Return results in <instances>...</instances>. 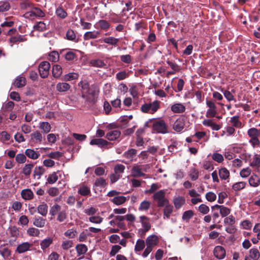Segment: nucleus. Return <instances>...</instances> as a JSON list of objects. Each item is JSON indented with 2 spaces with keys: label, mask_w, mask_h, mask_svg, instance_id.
Returning <instances> with one entry per match:
<instances>
[{
  "label": "nucleus",
  "mask_w": 260,
  "mask_h": 260,
  "mask_svg": "<svg viewBox=\"0 0 260 260\" xmlns=\"http://www.w3.org/2000/svg\"><path fill=\"white\" fill-rule=\"evenodd\" d=\"M158 243L159 239L156 235H151L149 236L146 239V248L145 249L142 256L144 257H146Z\"/></svg>",
  "instance_id": "nucleus-1"
},
{
  "label": "nucleus",
  "mask_w": 260,
  "mask_h": 260,
  "mask_svg": "<svg viewBox=\"0 0 260 260\" xmlns=\"http://www.w3.org/2000/svg\"><path fill=\"white\" fill-rule=\"evenodd\" d=\"M152 198L157 203V206L159 207L165 206L169 202L168 199L166 198V190L164 189L155 192Z\"/></svg>",
  "instance_id": "nucleus-2"
},
{
  "label": "nucleus",
  "mask_w": 260,
  "mask_h": 260,
  "mask_svg": "<svg viewBox=\"0 0 260 260\" xmlns=\"http://www.w3.org/2000/svg\"><path fill=\"white\" fill-rule=\"evenodd\" d=\"M153 129L157 133L165 134L169 133L167 124L162 120L154 121L153 123Z\"/></svg>",
  "instance_id": "nucleus-3"
},
{
  "label": "nucleus",
  "mask_w": 260,
  "mask_h": 260,
  "mask_svg": "<svg viewBox=\"0 0 260 260\" xmlns=\"http://www.w3.org/2000/svg\"><path fill=\"white\" fill-rule=\"evenodd\" d=\"M50 64L49 62L44 61L40 63L39 71L40 76L43 78H47L49 73Z\"/></svg>",
  "instance_id": "nucleus-4"
},
{
  "label": "nucleus",
  "mask_w": 260,
  "mask_h": 260,
  "mask_svg": "<svg viewBox=\"0 0 260 260\" xmlns=\"http://www.w3.org/2000/svg\"><path fill=\"white\" fill-rule=\"evenodd\" d=\"M90 144L91 145H97L100 148L107 147L108 148L111 147V146L108 147V145L111 144V143L103 139H93L90 142Z\"/></svg>",
  "instance_id": "nucleus-5"
},
{
  "label": "nucleus",
  "mask_w": 260,
  "mask_h": 260,
  "mask_svg": "<svg viewBox=\"0 0 260 260\" xmlns=\"http://www.w3.org/2000/svg\"><path fill=\"white\" fill-rule=\"evenodd\" d=\"M214 256L218 259H223L225 256V250L221 246H216L213 251Z\"/></svg>",
  "instance_id": "nucleus-6"
},
{
  "label": "nucleus",
  "mask_w": 260,
  "mask_h": 260,
  "mask_svg": "<svg viewBox=\"0 0 260 260\" xmlns=\"http://www.w3.org/2000/svg\"><path fill=\"white\" fill-rule=\"evenodd\" d=\"M32 246V244L27 242H23L17 246L15 251L18 253H22L29 250Z\"/></svg>",
  "instance_id": "nucleus-7"
},
{
  "label": "nucleus",
  "mask_w": 260,
  "mask_h": 260,
  "mask_svg": "<svg viewBox=\"0 0 260 260\" xmlns=\"http://www.w3.org/2000/svg\"><path fill=\"white\" fill-rule=\"evenodd\" d=\"M131 175L134 177L145 176V174L142 172L140 165H134L131 170Z\"/></svg>",
  "instance_id": "nucleus-8"
},
{
  "label": "nucleus",
  "mask_w": 260,
  "mask_h": 260,
  "mask_svg": "<svg viewBox=\"0 0 260 260\" xmlns=\"http://www.w3.org/2000/svg\"><path fill=\"white\" fill-rule=\"evenodd\" d=\"M90 64L92 67L99 68L107 69V63L102 59H93L90 61Z\"/></svg>",
  "instance_id": "nucleus-9"
},
{
  "label": "nucleus",
  "mask_w": 260,
  "mask_h": 260,
  "mask_svg": "<svg viewBox=\"0 0 260 260\" xmlns=\"http://www.w3.org/2000/svg\"><path fill=\"white\" fill-rule=\"evenodd\" d=\"M184 126V121L183 118L177 119L174 123L173 128L176 132L179 133L183 131Z\"/></svg>",
  "instance_id": "nucleus-10"
},
{
  "label": "nucleus",
  "mask_w": 260,
  "mask_h": 260,
  "mask_svg": "<svg viewBox=\"0 0 260 260\" xmlns=\"http://www.w3.org/2000/svg\"><path fill=\"white\" fill-rule=\"evenodd\" d=\"M13 84L17 88L23 87L26 84V79L23 76H18L16 78Z\"/></svg>",
  "instance_id": "nucleus-11"
},
{
  "label": "nucleus",
  "mask_w": 260,
  "mask_h": 260,
  "mask_svg": "<svg viewBox=\"0 0 260 260\" xmlns=\"http://www.w3.org/2000/svg\"><path fill=\"white\" fill-rule=\"evenodd\" d=\"M30 17H44L45 15L44 12L39 8H34L30 12H28Z\"/></svg>",
  "instance_id": "nucleus-12"
},
{
  "label": "nucleus",
  "mask_w": 260,
  "mask_h": 260,
  "mask_svg": "<svg viewBox=\"0 0 260 260\" xmlns=\"http://www.w3.org/2000/svg\"><path fill=\"white\" fill-rule=\"evenodd\" d=\"M120 135V131L118 130H114L107 133L106 138L109 141H114L119 138Z\"/></svg>",
  "instance_id": "nucleus-13"
},
{
  "label": "nucleus",
  "mask_w": 260,
  "mask_h": 260,
  "mask_svg": "<svg viewBox=\"0 0 260 260\" xmlns=\"http://www.w3.org/2000/svg\"><path fill=\"white\" fill-rule=\"evenodd\" d=\"M215 208L219 210L220 213L222 217L226 216L231 212V210L229 208L222 205H215V206L212 207V209Z\"/></svg>",
  "instance_id": "nucleus-14"
},
{
  "label": "nucleus",
  "mask_w": 260,
  "mask_h": 260,
  "mask_svg": "<svg viewBox=\"0 0 260 260\" xmlns=\"http://www.w3.org/2000/svg\"><path fill=\"white\" fill-rule=\"evenodd\" d=\"M79 86L81 87L82 90V97L85 98L87 96V94H90L88 83L86 81H82L79 82Z\"/></svg>",
  "instance_id": "nucleus-15"
},
{
  "label": "nucleus",
  "mask_w": 260,
  "mask_h": 260,
  "mask_svg": "<svg viewBox=\"0 0 260 260\" xmlns=\"http://www.w3.org/2000/svg\"><path fill=\"white\" fill-rule=\"evenodd\" d=\"M163 210L164 219H168L173 211V207L169 203L165 205Z\"/></svg>",
  "instance_id": "nucleus-16"
},
{
  "label": "nucleus",
  "mask_w": 260,
  "mask_h": 260,
  "mask_svg": "<svg viewBox=\"0 0 260 260\" xmlns=\"http://www.w3.org/2000/svg\"><path fill=\"white\" fill-rule=\"evenodd\" d=\"M173 202L175 208L178 209L185 204V200L183 197L178 196L173 199Z\"/></svg>",
  "instance_id": "nucleus-17"
},
{
  "label": "nucleus",
  "mask_w": 260,
  "mask_h": 260,
  "mask_svg": "<svg viewBox=\"0 0 260 260\" xmlns=\"http://www.w3.org/2000/svg\"><path fill=\"white\" fill-rule=\"evenodd\" d=\"M127 200H128V198L120 196H115L113 199H111L110 201L113 204L117 206H119L123 204Z\"/></svg>",
  "instance_id": "nucleus-18"
},
{
  "label": "nucleus",
  "mask_w": 260,
  "mask_h": 260,
  "mask_svg": "<svg viewBox=\"0 0 260 260\" xmlns=\"http://www.w3.org/2000/svg\"><path fill=\"white\" fill-rule=\"evenodd\" d=\"M149 218L146 216H141L140 217V221L142 224V229H145V231H149L151 229V224L149 222Z\"/></svg>",
  "instance_id": "nucleus-19"
},
{
  "label": "nucleus",
  "mask_w": 260,
  "mask_h": 260,
  "mask_svg": "<svg viewBox=\"0 0 260 260\" xmlns=\"http://www.w3.org/2000/svg\"><path fill=\"white\" fill-rule=\"evenodd\" d=\"M100 35L99 31H90L86 32L83 35L84 40H89L90 39H95L98 38Z\"/></svg>",
  "instance_id": "nucleus-20"
},
{
  "label": "nucleus",
  "mask_w": 260,
  "mask_h": 260,
  "mask_svg": "<svg viewBox=\"0 0 260 260\" xmlns=\"http://www.w3.org/2000/svg\"><path fill=\"white\" fill-rule=\"evenodd\" d=\"M248 182L251 186L256 187L260 185V178L257 175L253 174L249 178Z\"/></svg>",
  "instance_id": "nucleus-21"
},
{
  "label": "nucleus",
  "mask_w": 260,
  "mask_h": 260,
  "mask_svg": "<svg viewBox=\"0 0 260 260\" xmlns=\"http://www.w3.org/2000/svg\"><path fill=\"white\" fill-rule=\"evenodd\" d=\"M185 106L181 103L174 104L171 107V110L174 113H183L185 111Z\"/></svg>",
  "instance_id": "nucleus-22"
},
{
  "label": "nucleus",
  "mask_w": 260,
  "mask_h": 260,
  "mask_svg": "<svg viewBox=\"0 0 260 260\" xmlns=\"http://www.w3.org/2000/svg\"><path fill=\"white\" fill-rule=\"evenodd\" d=\"M48 207L47 204L45 202H42L37 207L38 212L43 216H46L48 213Z\"/></svg>",
  "instance_id": "nucleus-23"
},
{
  "label": "nucleus",
  "mask_w": 260,
  "mask_h": 260,
  "mask_svg": "<svg viewBox=\"0 0 260 260\" xmlns=\"http://www.w3.org/2000/svg\"><path fill=\"white\" fill-rule=\"evenodd\" d=\"M46 219L42 217H37L34 218L33 224L38 228H43L46 224Z\"/></svg>",
  "instance_id": "nucleus-24"
},
{
  "label": "nucleus",
  "mask_w": 260,
  "mask_h": 260,
  "mask_svg": "<svg viewBox=\"0 0 260 260\" xmlns=\"http://www.w3.org/2000/svg\"><path fill=\"white\" fill-rule=\"evenodd\" d=\"M31 139L36 143L41 144L43 141V137L39 131H36L30 135Z\"/></svg>",
  "instance_id": "nucleus-25"
},
{
  "label": "nucleus",
  "mask_w": 260,
  "mask_h": 260,
  "mask_svg": "<svg viewBox=\"0 0 260 260\" xmlns=\"http://www.w3.org/2000/svg\"><path fill=\"white\" fill-rule=\"evenodd\" d=\"M71 86L69 83L66 82H59L56 84V90L60 92H66L70 89Z\"/></svg>",
  "instance_id": "nucleus-26"
},
{
  "label": "nucleus",
  "mask_w": 260,
  "mask_h": 260,
  "mask_svg": "<svg viewBox=\"0 0 260 260\" xmlns=\"http://www.w3.org/2000/svg\"><path fill=\"white\" fill-rule=\"evenodd\" d=\"M21 195L25 200H30L34 198V193L30 189H23L21 192Z\"/></svg>",
  "instance_id": "nucleus-27"
},
{
  "label": "nucleus",
  "mask_w": 260,
  "mask_h": 260,
  "mask_svg": "<svg viewBox=\"0 0 260 260\" xmlns=\"http://www.w3.org/2000/svg\"><path fill=\"white\" fill-rule=\"evenodd\" d=\"M203 124L205 126L211 127L213 130L218 131L221 128L220 125L215 123L211 119L204 120L203 121Z\"/></svg>",
  "instance_id": "nucleus-28"
},
{
  "label": "nucleus",
  "mask_w": 260,
  "mask_h": 260,
  "mask_svg": "<svg viewBox=\"0 0 260 260\" xmlns=\"http://www.w3.org/2000/svg\"><path fill=\"white\" fill-rule=\"evenodd\" d=\"M188 176L192 181L197 180L199 177V171L194 167H192L189 169Z\"/></svg>",
  "instance_id": "nucleus-29"
},
{
  "label": "nucleus",
  "mask_w": 260,
  "mask_h": 260,
  "mask_svg": "<svg viewBox=\"0 0 260 260\" xmlns=\"http://www.w3.org/2000/svg\"><path fill=\"white\" fill-rule=\"evenodd\" d=\"M25 154L28 157L32 159H37L40 155L39 152H37L34 149H26Z\"/></svg>",
  "instance_id": "nucleus-30"
},
{
  "label": "nucleus",
  "mask_w": 260,
  "mask_h": 260,
  "mask_svg": "<svg viewBox=\"0 0 260 260\" xmlns=\"http://www.w3.org/2000/svg\"><path fill=\"white\" fill-rule=\"evenodd\" d=\"M137 153V150L135 149H130L125 152L123 154V155L125 157L129 159L131 161H133L134 157L136 156Z\"/></svg>",
  "instance_id": "nucleus-31"
},
{
  "label": "nucleus",
  "mask_w": 260,
  "mask_h": 260,
  "mask_svg": "<svg viewBox=\"0 0 260 260\" xmlns=\"http://www.w3.org/2000/svg\"><path fill=\"white\" fill-rule=\"evenodd\" d=\"M52 75L55 78H59L62 73L61 67L59 64H55L52 67Z\"/></svg>",
  "instance_id": "nucleus-32"
},
{
  "label": "nucleus",
  "mask_w": 260,
  "mask_h": 260,
  "mask_svg": "<svg viewBox=\"0 0 260 260\" xmlns=\"http://www.w3.org/2000/svg\"><path fill=\"white\" fill-rule=\"evenodd\" d=\"M52 238L49 237L42 240L40 243V246L43 250H46L52 243Z\"/></svg>",
  "instance_id": "nucleus-33"
},
{
  "label": "nucleus",
  "mask_w": 260,
  "mask_h": 260,
  "mask_svg": "<svg viewBox=\"0 0 260 260\" xmlns=\"http://www.w3.org/2000/svg\"><path fill=\"white\" fill-rule=\"evenodd\" d=\"M78 192L83 196H90V189L87 186L82 185L79 188Z\"/></svg>",
  "instance_id": "nucleus-34"
},
{
  "label": "nucleus",
  "mask_w": 260,
  "mask_h": 260,
  "mask_svg": "<svg viewBox=\"0 0 260 260\" xmlns=\"http://www.w3.org/2000/svg\"><path fill=\"white\" fill-rule=\"evenodd\" d=\"M103 41L106 44L116 46H117L118 43L119 41V39L113 37H109L104 38Z\"/></svg>",
  "instance_id": "nucleus-35"
},
{
  "label": "nucleus",
  "mask_w": 260,
  "mask_h": 260,
  "mask_svg": "<svg viewBox=\"0 0 260 260\" xmlns=\"http://www.w3.org/2000/svg\"><path fill=\"white\" fill-rule=\"evenodd\" d=\"M219 176L221 179L226 180L229 178L230 172L225 168H222L219 170Z\"/></svg>",
  "instance_id": "nucleus-36"
},
{
  "label": "nucleus",
  "mask_w": 260,
  "mask_h": 260,
  "mask_svg": "<svg viewBox=\"0 0 260 260\" xmlns=\"http://www.w3.org/2000/svg\"><path fill=\"white\" fill-rule=\"evenodd\" d=\"M26 41V39L24 36L22 35H17L16 36H14L11 37L9 41L11 43H17L19 42H23Z\"/></svg>",
  "instance_id": "nucleus-37"
},
{
  "label": "nucleus",
  "mask_w": 260,
  "mask_h": 260,
  "mask_svg": "<svg viewBox=\"0 0 260 260\" xmlns=\"http://www.w3.org/2000/svg\"><path fill=\"white\" fill-rule=\"evenodd\" d=\"M78 77L79 74L77 73L73 72L64 75L63 77V80L66 81H69L77 79Z\"/></svg>",
  "instance_id": "nucleus-38"
},
{
  "label": "nucleus",
  "mask_w": 260,
  "mask_h": 260,
  "mask_svg": "<svg viewBox=\"0 0 260 260\" xmlns=\"http://www.w3.org/2000/svg\"><path fill=\"white\" fill-rule=\"evenodd\" d=\"M206 104L209 107L207 114H216V105L215 103L212 101H207Z\"/></svg>",
  "instance_id": "nucleus-39"
},
{
  "label": "nucleus",
  "mask_w": 260,
  "mask_h": 260,
  "mask_svg": "<svg viewBox=\"0 0 260 260\" xmlns=\"http://www.w3.org/2000/svg\"><path fill=\"white\" fill-rule=\"evenodd\" d=\"M260 256V253L257 248H253L249 250V257L250 258L254 259L257 260Z\"/></svg>",
  "instance_id": "nucleus-40"
},
{
  "label": "nucleus",
  "mask_w": 260,
  "mask_h": 260,
  "mask_svg": "<svg viewBox=\"0 0 260 260\" xmlns=\"http://www.w3.org/2000/svg\"><path fill=\"white\" fill-rule=\"evenodd\" d=\"M61 207L59 205L55 204L50 207L49 214L52 216H55L61 211Z\"/></svg>",
  "instance_id": "nucleus-41"
},
{
  "label": "nucleus",
  "mask_w": 260,
  "mask_h": 260,
  "mask_svg": "<svg viewBox=\"0 0 260 260\" xmlns=\"http://www.w3.org/2000/svg\"><path fill=\"white\" fill-rule=\"evenodd\" d=\"M250 166L252 168H258L260 167V157L257 154L253 156Z\"/></svg>",
  "instance_id": "nucleus-42"
},
{
  "label": "nucleus",
  "mask_w": 260,
  "mask_h": 260,
  "mask_svg": "<svg viewBox=\"0 0 260 260\" xmlns=\"http://www.w3.org/2000/svg\"><path fill=\"white\" fill-rule=\"evenodd\" d=\"M76 249L79 255L84 254L87 251V247L85 244H78Z\"/></svg>",
  "instance_id": "nucleus-43"
},
{
  "label": "nucleus",
  "mask_w": 260,
  "mask_h": 260,
  "mask_svg": "<svg viewBox=\"0 0 260 260\" xmlns=\"http://www.w3.org/2000/svg\"><path fill=\"white\" fill-rule=\"evenodd\" d=\"M246 185V183L244 181L236 182L232 185V189L236 191H239L244 189Z\"/></svg>",
  "instance_id": "nucleus-44"
},
{
  "label": "nucleus",
  "mask_w": 260,
  "mask_h": 260,
  "mask_svg": "<svg viewBox=\"0 0 260 260\" xmlns=\"http://www.w3.org/2000/svg\"><path fill=\"white\" fill-rule=\"evenodd\" d=\"M27 234L31 237H39L40 234V230L35 228H29L26 231Z\"/></svg>",
  "instance_id": "nucleus-45"
},
{
  "label": "nucleus",
  "mask_w": 260,
  "mask_h": 260,
  "mask_svg": "<svg viewBox=\"0 0 260 260\" xmlns=\"http://www.w3.org/2000/svg\"><path fill=\"white\" fill-rule=\"evenodd\" d=\"M150 202L147 200H144L140 203L138 209L139 211H147L150 208Z\"/></svg>",
  "instance_id": "nucleus-46"
},
{
  "label": "nucleus",
  "mask_w": 260,
  "mask_h": 260,
  "mask_svg": "<svg viewBox=\"0 0 260 260\" xmlns=\"http://www.w3.org/2000/svg\"><path fill=\"white\" fill-rule=\"evenodd\" d=\"M97 24L102 30H107L110 27V24L105 20H100Z\"/></svg>",
  "instance_id": "nucleus-47"
},
{
  "label": "nucleus",
  "mask_w": 260,
  "mask_h": 260,
  "mask_svg": "<svg viewBox=\"0 0 260 260\" xmlns=\"http://www.w3.org/2000/svg\"><path fill=\"white\" fill-rule=\"evenodd\" d=\"M193 215L194 213L192 210H189L186 211L182 214V219L183 221L188 222L193 216Z\"/></svg>",
  "instance_id": "nucleus-48"
},
{
  "label": "nucleus",
  "mask_w": 260,
  "mask_h": 260,
  "mask_svg": "<svg viewBox=\"0 0 260 260\" xmlns=\"http://www.w3.org/2000/svg\"><path fill=\"white\" fill-rule=\"evenodd\" d=\"M145 246V242L143 240L138 239L135 246V250L136 252L141 251L142 250Z\"/></svg>",
  "instance_id": "nucleus-49"
},
{
  "label": "nucleus",
  "mask_w": 260,
  "mask_h": 260,
  "mask_svg": "<svg viewBox=\"0 0 260 260\" xmlns=\"http://www.w3.org/2000/svg\"><path fill=\"white\" fill-rule=\"evenodd\" d=\"M34 165L31 164H26L24 166L22 169V173L25 176H29L31 173Z\"/></svg>",
  "instance_id": "nucleus-50"
},
{
  "label": "nucleus",
  "mask_w": 260,
  "mask_h": 260,
  "mask_svg": "<svg viewBox=\"0 0 260 260\" xmlns=\"http://www.w3.org/2000/svg\"><path fill=\"white\" fill-rule=\"evenodd\" d=\"M149 112H155L159 108V102L155 101L152 103H148Z\"/></svg>",
  "instance_id": "nucleus-51"
},
{
  "label": "nucleus",
  "mask_w": 260,
  "mask_h": 260,
  "mask_svg": "<svg viewBox=\"0 0 260 260\" xmlns=\"http://www.w3.org/2000/svg\"><path fill=\"white\" fill-rule=\"evenodd\" d=\"M9 231L11 237L17 238L19 236V230L16 226H12L9 228Z\"/></svg>",
  "instance_id": "nucleus-52"
},
{
  "label": "nucleus",
  "mask_w": 260,
  "mask_h": 260,
  "mask_svg": "<svg viewBox=\"0 0 260 260\" xmlns=\"http://www.w3.org/2000/svg\"><path fill=\"white\" fill-rule=\"evenodd\" d=\"M45 172V170L43 167H36L34 169V176H38V178L39 179Z\"/></svg>",
  "instance_id": "nucleus-53"
},
{
  "label": "nucleus",
  "mask_w": 260,
  "mask_h": 260,
  "mask_svg": "<svg viewBox=\"0 0 260 260\" xmlns=\"http://www.w3.org/2000/svg\"><path fill=\"white\" fill-rule=\"evenodd\" d=\"M247 134L250 138L258 137L260 135V129L258 130L255 128H251L248 131Z\"/></svg>",
  "instance_id": "nucleus-54"
},
{
  "label": "nucleus",
  "mask_w": 260,
  "mask_h": 260,
  "mask_svg": "<svg viewBox=\"0 0 260 260\" xmlns=\"http://www.w3.org/2000/svg\"><path fill=\"white\" fill-rule=\"evenodd\" d=\"M67 218V213L65 210H61L58 214L57 216V220L60 222L65 221Z\"/></svg>",
  "instance_id": "nucleus-55"
},
{
  "label": "nucleus",
  "mask_w": 260,
  "mask_h": 260,
  "mask_svg": "<svg viewBox=\"0 0 260 260\" xmlns=\"http://www.w3.org/2000/svg\"><path fill=\"white\" fill-rule=\"evenodd\" d=\"M34 29L39 31H43L46 29V24L42 21L38 22L34 26Z\"/></svg>",
  "instance_id": "nucleus-56"
},
{
  "label": "nucleus",
  "mask_w": 260,
  "mask_h": 260,
  "mask_svg": "<svg viewBox=\"0 0 260 260\" xmlns=\"http://www.w3.org/2000/svg\"><path fill=\"white\" fill-rule=\"evenodd\" d=\"M59 58V55L57 51H52L49 54L48 59L52 62H57Z\"/></svg>",
  "instance_id": "nucleus-57"
},
{
  "label": "nucleus",
  "mask_w": 260,
  "mask_h": 260,
  "mask_svg": "<svg viewBox=\"0 0 260 260\" xmlns=\"http://www.w3.org/2000/svg\"><path fill=\"white\" fill-rule=\"evenodd\" d=\"M58 176L56 172H53L52 174L49 175L47 178V183L52 184L54 183L58 180Z\"/></svg>",
  "instance_id": "nucleus-58"
},
{
  "label": "nucleus",
  "mask_w": 260,
  "mask_h": 260,
  "mask_svg": "<svg viewBox=\"0 0 260 260\" xmlns=\"http://www.w3.org/2000/svg\"><path fill=\"white\" fill-rule=\"evenodd\" d=\"M0 248V253L4 258H7L11 255V251L9 248L2 247Z\"/></svg>",
  "instance_id": "nucleus-59"
},
{
  "label": "nucleus",
  "mask_w": 260,
  "mask_h": 260,
  "mask_svg": "<svg viewBox=\"0 0 260 260\" xmlns=\"http://www.w3.org/2000/svg\"><path fill=\"white\" fill-rule=\"evenodd\" d=\"M66 38L68 40L74 41L76 38V35L74 31L72 29L68 30L66 33Z\"/></svg>",
  "instance_id": "nucleus-60"
},
{
  "label": "nucleus",
  "mask_w": 260,
  "mask_h": 260,
  "mask_svg": "<svg viewBox=\"0 0 260 260\" xmlns=\"http://www.w3.org/2000/svg\"><path fill=\"white\" fill-rule=\"evenodd\" d=\"M212 158L218 163H221L224 160L222 155L217 152L213 153L212 155Z\"/></svg>",
  "instance_id": "nucleus-61"
},
{
  "label": "nucleus",
  "mask_w": 260,
  "mask_h": 260,
  "mask_svg": "<svg viewBox=\"0 0 260 260\" xmlns=\"http://www.w3.org/2000/svg\"><path fill=\"white\" fill-rule=\"evenodd\" d=\"M107 185L106 180L103 178H97L94 182V186L96 187H105Z\"/></svg>",
  "instance_id": "nucleus-62"
},
{
  "label": "nucleus",
  "mask_w": 260,
  "mask_h": 260,
  "mask_svg": "<svg viewBox=\"0 0 260 260\" xmlns=\"http://www.w3.org/2000/svg\"><path fill=\"white\" fill-rule=\"evenodd\" d=\"M10 9V3L6 1L0 3V12H4L8 11Z\"/></svg>",
  "instance_id": "nucleus-63"
},
{
  "label": "nucleus",
  "mask_w": 260,
  "mask_h": 260,
  "mask_svg": "<svg viewBox=\"0 0 260 260\" xmlns=\"http://www.w3.org/2000/svg\"><path fill=\"white\" fill-rule=\"evenodd\" d=\"M40 128L42 129L45 134H47L50 131L51 126L48 122H42L40 123Z\"/></svg>",
  "instance_id": "nucleus-64"
}]
</instances>
